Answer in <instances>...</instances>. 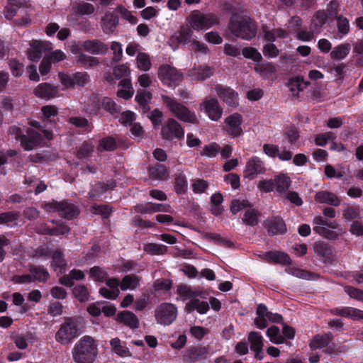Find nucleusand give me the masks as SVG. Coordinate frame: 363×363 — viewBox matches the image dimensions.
I'll return each instance as SVG.
<instances>
[{"label":"nucleus","mask_w":363,"mask_h":363,"mask_svg":"<svg viewBox=\"0 0 363 363\" xmlns=\"http://www.w3.org/2000/svg\"><path fill=\"white\" fill-rule=\"evenodd\" d=\"M148 172L150 178L159 180L165 179L169 174L167 167L164 164L160 163H156L150 166L149 167Z\"/></svg>","instance_id":"f704fd0d"},{"label":"nucleus","mask_w":363,"mask_h":363,"mask_svg":"<svg viewBox=\"0 0 363 363\" xmlns=\"http://www.w3.org/2000/svg\"><path fill=\"white\" fill-rule=\"evenodd\" d=\"M177 317V308L171 303H162L155 311V318L158 324L171 325Z\"/></svg>","instance_id":"1a4fd4ad"},{"label":"nucleus","mask_w":363,"mask_h":363,"mask_svg":"<svg viewBox=\"0 0 363 363\" xmlns=\"http://www.w3.org/2000/svg\"><path fill=\"white\" fill-rule=\"evenodd\" d=\"M51 267L54 271H59V273L64 274L67 268V261L60 250H55L52 256Z\"/></svg>","instance_id":"473e14b6"},{"label":"nucleus","mask_w":363,"mask_h":363,"mask_svg":"<svg viewBox=\"0 0 363 363\" xmlns=\"http://www.w3.org/2000/svg\"><path fill=\"white\" fill-rule=\"evenodd\" d=\"M242 54L244 57L252 60L255 62H259L262 60L261 53L254 47H245L242 50Z\"/></svg>","instance_id":"6e6d98bb"},{"label":"nucleus","mask_w":363,"mask_h":363,"mask_svg":"<svg viewBox=\"0 0 363 363\" xmlns=\"http://www.w3.org/2000/svg\"><path fill=\"white\" fill-rule=\"evenodd\" d=\"M315 201L318 203H324L337 207L340 205V199L334 193L325 190H321L315 193Z\"/></svg>","instance_id":"c756f323"},{"label":"nucleus","mask_w":363,"mask_h":363,"mask_svg":"<svg viewBox=\"0 0 363 363\" xmlns=\"http://www.w3.org/2000/svg\"><path fill=\"white\" fill-rule=\"evenodd\" d=\"M30 8V4L24 0H9L7 5L4 7V14L8 20H11L16 16H21V18L14 20V23L21 26H27L31 22L28 17Z\"/></svg>","instance_id":"20e7f679"},{"label":"nucleus","mask_w":363,"mask_h":363,"mask_svg":"<svg viewBox=\"0 0 363 363\" xmlns=\"http://www.w3.org/2000/svg\"><path fill=\"white\" fill-rule=\"evenodd\" d=\"M134 208L137 213L146 214L156 212H170L171 206L167 203L147 202L145 204L138 203L134 206Z\"/></svg>","instance_id":"bb28decb"},{"label":"nucleus","mask_w":363,"mask_h":363,"mask_svg":"<svg viewBox=\"0 0 363 363\" xmlns=\"http://www.w3.org/2000/svg\"><path fill=\"white\" fill-rule=\"evenodd\" d=\"M50 49V44L47 42L33 40L30 48L28 50V58L38 62L43 56V53Z\"/></svg>","instance_id":"c85d7f7f"},{"label":"nucleus","mask_w":363,"mask_h":363,"mask_svg":"<svg viewBox=\"0 0 363 363\" xmlns=\"http://www.w3.org/2000/svg\"><path fill=\"white\" fill-rule=\"evenodd\" d=\"M113 352L121 357H128L130 355L129 349L121 344V341L119 338L115 337L110 341Z\"/></svg>","instance_id":"de8ad7c7"},{"label":"nucleus","mask_w":363,"mask_h":363,"mask_svg":"<svg viewBox=\"0 0 363 363\" xmlns=\"http://www.w3.org/2000/svg\"><path fill=\"white\" fill-rule=\"evenodd\" d=\"M333 334L330 332L317 334L311 340L309 347L313 350H323L325 354L330 356L345 353L347 351V347L333 342Z\"/></svg>","instance_id":"7ed1b4c3"},{"label":"nucleus","mask_w":363,"mask_h":363,"mask_svg":"<svg viewBox=\"0 0 363 363\" xmlns=\"http://www.w3.org/2000/svg\"><path fill=\"white\" fill-rule=\"evenodd\" d=\"M313 230L328 240H336L338 238V234L335 231L328 229L326 226H314Z\"/></svg>","instance_id":"e2e57ef3"},{"label":"nucleus","mask_w":363,"mask_h":363,"mask_svg":"<svg viewBox=\"0 0 363 363\" xmlns=\"http://www.w3.org/2000/svg\"><path fill=\"white\" fill-rule=\"evenodd\" d=\"M191 27L195 30L209 29L215 25H219L218 16L213 13L204 14L199 10L193 11L188 17Z\"/></svg>","instance_id":"0eeeda50"},{"label":"nucleus","mask_w":363,"mask_h":363,"mask_svg":"<svg viewBox=\"0 0 363 363\" xmlns=\"http://www.w3.org/2000/svg\"><path fill=\"white\" fill-rule=\"evenodd\" d=\"M117 143L116 138L113 136H106L99 140L97 145V150L99 152H112L117 149Z\"/></svg>","instance_id":"c9c22d12"},{"label":"nucleus","mask_w":363,"mask_h":363,"mask_svg":"<svg viewBox=\"0 0 363 363\" xmlns=\"http://www.w3.org/2000/svg\"><path fill=\"white\" fill-rule=\"evenodd\" d=\"M359 206H349L343 211V218L346 220L351 221L359 217Z\"/></svg>","instance_id":"69168bd1"},{"label":"nucleus","mask_w":363,"mask_h":363,"mask_svg":"<svg viewBox=\"0 0 363 363\" xmlns=\"http://www.w3.org/2000/svg\"><path fill=\"white\" fill-rule=\"evenodd\" d=\"M266 334L274 344L279 345L285 341L284 337L280 334V330L277 326L273 325L269 328L267 330Z\"/></svg>","instance_id":"8fccbe9b"},{"label":"nucleus","mask_w":363,"mask_h":363,"mask_svg":"<svg viewBox=\"0 0 363 363\" xmlns=\"http://www.w3.org/2000/svg\"><path fill=\"white\" fill-rule=\"evenodd\" d=\"M58 91V86L48 82H43L33 89V94L39 99L48 101L57 97Z\"/></svg>","instance_id":"a211bd4d"},{"label":"nucleus","mask_w":363,"mask_h":363,"mask_svg":"<svg viewBox=\"0 0 363 363\" xmlns=\"http://www.w3.org/2000/svg\"><path fill=\"white\" fill-rule=\"evenodd\" d=\"M174 191L177 194L181 195L186 193L188 182L185 174L182 172L177 174L174 178Z\"/></svg>","instance_id":"79ce46f5"},{"label":"nucleus","mask_w":363,"mask_h":363,"mask_svg":"<svg viewBox=\"0 0 363 363\" xmlns=\"http://www.w3.org/2000/svg\"><path fill=\"white\" fill-rule=\"evenodd\" d=\"M190 73L194 79L203 81L212 76L213 71L211 67L206 65L195 67Z\"/></svg>","instance_id":"58836bf2"},{"label":"nucleus","mask_w":363,"mask_h":363,"mask_svg":"<svg viewBox=\"0 0 363 363\" xmlns=\"http://www.w3.org/2000/svg\"><path fill=\"white\" fill-rule=\"evenodd\" d=\"M263 226L269 236L284 235L287 232L286 225L279 216H272L263 222Z\"/></svg>","instance_id":"9b49d317"},{"label":"nucleus","mask_w":363,"mask_h":363,"mask_svg":"<svg viewBox=\"0 0 363 363\" xmlns=\"http://www.w3.org/2000/svg\"><path fill=\"white\" fill-rule=\"evenodd\" d=\"M192 28L187 25H184L180 27V29L174 35H173L170 39V45L177 48L179 45H186L192 40H191L193 35Z\"/></svg>","instance_id":"6ab92c4d"},{"label":"nucleus","mask_w":363,"mask_h":363,"mask_svg":"<svg viewBox=\"0 0 363 363\" xmlns=\"http://www.w3.org/2000/svg\"><path fill=\"white\" fill-rule=\"evenodd\" d=\"M91 209L94 214L101 215L104 218H108L112 212V208L105 204L95 203L91 206Z\"/></svg>","instance_id":"052dcab7"},{"label":"nucleus","mask_w":363,"mask_h":363,"mask_svg":"<svg viewBox=\"0 0 363 363\" xmlns=\"http://www.w3.org/2000/svg\"><path fill=\"white\" fill-rule=\"evenodd\" d=\"M155 129H157L162 125L163 119V113L158 108H155L147 115Z\"/></svg>","instance_id":"13d9d810"},{"label":"nucleus","mask_w":363,"mask_h":363,"mask_svg":"<svg viewBox=\"0 0 363 363\" xmlns=\"http://www.w3.org/2000/svg\"><path fill=\"white\" fill-rule=\"evenodd\" d=\"M215 90L218 97L228 106L235 107L238 104V94L230 87L217 84Z\"/></svg>","instance_id":"f3484780"},{"label":"nucleus","mask_w":363,"mask_h":363,"mask_svg":"<svg viewBox=\"0 0 363 363\" xmlns=\"http://www.w3.org/2000/svg\"><path fill=\"white\" fill-rule=\"evenodd\" d=\"M242 122V117L240 113H235L228 116L225 119L227 133L233 138L242 135L243 133L241 127Z\"/></svg>","instance_id":"2eb2a0df"},{"label":"nucleus","mask_w":363,"mask_h":363,"mask_svg":"<svg viewBox=\"0 0 363 363\" xmlns=\"http://www.w3.org/2000/svg\"><path fill=\"white\" fill-rule=\"evenodd\" d=\"M313 250L318 259L325 264H331L335 260L334 248L323 241H317L313 244Z\"/></svg>","instance_id":"ddd939ff"},{"label":"nucleus","mask_w":363,"mask_h":363,"mask_svg":"<svg viewBox=\"0 0 363 363\" xmlns=\"http://www.w3.org/2000/svg\"><path fill=\"white\" fill-rule=\"evenodd\" d=\"M177 294L180 296L183 301L186 299L193 300L196 297H200L201 299H208L209 292L205 290H194L190 286L186 284H179L177 287Z\"/></svg>","instance_id":"aec40b11"},{"label":"nucleus","mask_w":363,"mask_h":363,"mask_svg":"<svg viewBox=\"0 0 363 363\" xmlns=\"http://www.w3.org/2000/svg\"><path fill=\"white\" fill-rule=\"evenodd\" d=\"M67 122L79 129L82 133H89L94 129V125L87 118L81 116H71L67 119Z\"/></svg>","instance_id":"2f4dec72"},{"label":"nucleus","mask_w":363,"mask_h":363,"mask_svg":"<svg viewBox=\"0 0 363 363\" xmlns=\"http://www.w3.org/2000/svg\"><path fill=\"white\" fill-rule=\"evenodd\" d=\"M77 62L81 67L85 69H91L92 67L98 66L100 64L98 57L91 55H88L84 53L80 54V55L77 57Z\"/></svg>","instance_id":"ea45409f"},{"label":"nucleus","mask_w":363,"mask_h":363,"mask_svg":"<svg viewBox=\"0 0 363 363\" xmlns=\"http://www.w3.org/2000/svg\"><path fill=\"white\" fill-rule=\"evenodd\" d=\"M115 320L118 324H122L133 330L140 327L139 318L133 312L130 311H119L115 318Z\"/></svg>","instance_id":"5701e85b"},{"label":"nucleus","mask_w":363,"mask_h":363,"mask_svg":"<svg viewBox=\"0 0 363 363\" xmlns=\"http://www.w3.org/2000/svg\"><path fill=\"white\" fill-rule=\"evenodd\" d=\"M89 276L90 278L94 279L95 281L102 282L105 280L108 274L101 267L94 266L89 269Z\"/></svg>","instance_id":"0e129e2a"},{"label":"nucleus","mask_w":363,"mask_h":363,"mask_svg":"<svg viewBox=\"0 0 363 363\" xmlns=\"http://www.w3.org/2000/svg\"><path fill=\"white\" fill-rule=\"evenodd\" d=\"M266 168L264 162L257 156H252L246 163L244 169V177L249 180H252L258 174H264Z\"/></svg>","instance_id":"f8f14e48"},{"label":"nucleus","mask_w":363,"mask_h":363,"mask_svg":"<svg viewBox=\"0 0 363 363\" xmlns=\"http://www.w3.org/2000/svg\"><path fill=\"white\" fill-rule=\"evenodd\" d=\"M351 45L349 43H342L335 47L330 52L333 60H340L345 59L350 53Z\"/></svg>","instance_id":"4c0bfd02"},{"label":"nucleus","mask_w":363,"mask_h":363,"mask_svg":"<svg viewBox=\"0 0 363 363\" xmlns=\"http://www.w3.org/2000/svg\"><path fill=\"white\" fill-rule=\"evenodd\" d=\"M53 208L59 212L62 217L68 220L73 219L79 213V211L75 205L65 201H56L53 203Z\"/></svg>","instance_id":"a878e982"},{"label":"nucleus","mask_w":363,"mask_h":363,"mask_svg":"<svg viewBox=\"0 0 363 363\" xmlns=\"http://www.w3.org/2000/svg\"><path fill=\"white\" fill-rule=\"evenodd\" d=\"M200 297H196L193 300H190L185 305L184 310L187 313H191L196 311L199 314H206L209 311V303Z\"/></svg>","instance_id":"7c9ffc66"},{"label":"nucleus","mask_w":363,"mask_h":363,"mask_svg":"<svg viewBox=\"0 0 363 363\" xmlns=\"http://www.w3.org/2000/svg\"><path fill=\"white\" fill-rule=\"evenodd\" d=\"M42 140L43 137L39 132L29 128L27 131V135H24L23 136L21 145L25 150L29 151L39 145Z\"/></svg>","instance_id":"cd10ccee"},{"label":"nucleus","mask_w":363,"mask_h":363,"mask_svg":"<svg viewBox=\"0 0 363 363\" xmlns=\"http://www.w3.org/2000/svg\"><path fill=\"white\" fill-rule=\"evenodd\" d=\"M255 69L264 77H268L269 75L277 72L274 65L270 62L260 64L256 67Z\"/></svg>","instance_id":"5fc2aeb1"},{"label":"nucleus","mask_w":363,"mask_h":363,"mask_svg":"<svg viewBox=\"0 0 363 363\" xmlns=\"http://www.w3.org/2000/svg\"><path fill=\"white\" fill-rule=\"evenodd\" d=\"M80 334L77 319L73 317L65 318L64 323L60 325L55 333V340L62 345H68L77 338Z\"/></svg>","instance_id":"423d86ee"},{"label":"nucleus","mask_w":363,"mask_h":363,"mask_svg":"<svg viewBox=\"0 0 363 363\" xmlns=\"http://www.w3.org/2000/svg\"><path fill=\"white\" fill-rule=\"evenodd\" d=\"M144 251L153 255H160L167 252V247L161 244L147 243L144 245Z\"/></svg>","instance_id":"864d4df0"},{"label":"nucleus","mask_w":363,"mask_h":363,"mask_svg":"<svg viewBox=\"0 0 363 363\" xmlns=\"http://www.w3.org/2000/svg\"><path fill=\"white\" fill-rule=\"evenodd\" d=\"M116 186L113 179L108 180L106 182H99L91 185V189L88 192L89 198L91 200H99L101 196L108 191H111Z\"/></svg>","instance_id":"4be33fe9"},{"label":"nucleus","mask_w":363,"mask_h":363,"mask_svg":"<svg viewBox=\"0 0 363 363\" xmlns=\"http://www.w3.org/2000/svg\"><path fill=\"white\" fill-rule=\"evenodd\" d=\"M337 30L340 33L343 35H346L350 32V23L349 20L343 16L342 15H339L336 18Z\"/></svg>","instance_id":"680f3d73"},{"label":"nucleus","mask_w":363,"mask_h":363,"mask_svg":"<svg viewBox=\"0 0 363 363\" xmlns=\"http://www.w3.org/2000/svg\"><path fill=\"white\" fill-rule=\"evenodd\" d=\"M247 339L250 344L251 350L259 351L263 350V337L259 333L255 331L249 333Z\"/></svg>","instance_id":"37998d69"},{"label":"nucleus","mask_w":363,"mask_h":363,"mask_svg":"<svg viewBox=\"0 0 363 363\" xmlns=\"http://www.w3.org/2000/svg\"><path fill=\"white\" fill-rule=\"evenodd\" d=\"M328 19V13L323 10H319L313 16L311 26L314 28L315 30H319L325 24Z\"/></svg>","instance_id":"c03bdc74"},{"label":"nucleus","mask_w":363,"mask_h":363,"mask_svg":"<svg viewBox=\"0 0 363 363\" xmlns=\"http://www.w3.org/2000/svg\"><path fill=\"white\" fill-rule=\"evenodd\" d=\"M261 257L269 263L282 265H289L291 264V259L289 255L284 252L271 250L264 252L261 255Z\"/></svg>","instance_id":"393cba45"},{"label":"nucleus","mask_w":363,"mask_h":363,"mask_svg":"<svg viewBox=\"0 0 363 363\" xmlns=\"http://www.w3.org/2000/svg\"><path fill=\"white\" fill-rule=\"evenodd\" d=\"M208 350L206 347L193 346L186 349L183 354L184 363H198L207 358Z\"/></svg>","instance_id":"dca6fc26"},{"label":"nucleus","mask_w":363,"mask_h":363,"mask_svg":"<svg viewBox=\"0 0 363 363\" xmlns=\"http://www.w3.org/2000/svg\"><path fill=\"white\" fill-rule=\"evenodd\" d=\"M275 188L278 193H286L289 189L291 181L289 176L284 174L274 176Z\"/></svg>","instance_id":"e433bc0d"},{"label":"nucleus","mask_w":363,"mask_h":363,"mask_svg":"<svg viewBox=\"0 0 363 363\" xmlns=\"http://www.w3.org/2000/svg\"><path fill=\"white\" fill-rule=\"evenodd\" d=\"M330 313L344 318H350L353 320H363V311L352 307H336L330 309Z\"/></svg>","instance_id":"b1692460"},{"label":"nucleus","mask_w":363,"mask_h":363,"mask_svg":"<svg viewBox=\"0 0 363 363\" xmlns=\"http://www.w3.org/2000/svg\"><path fill=\"white\" fill-rule=\"evenodd\" d=\"M94 145L89 140L84 141L77 150V157L80 160L89 157L94 152Z\"/></svg>","instance_id":"09e8293b"},{"label":"nucleus","mask_w":363,"mask_h":363,"mask_svg":"<svg viewBox=\"0 0 363 363\" xmlns=\"http://www.w3.org/2000/svg\"><path fill=\"white\" fill-rule=\"evenodd\" d=\"M72 294L74 297L81 303L86 302L89 300V293L87 287L84 284H77L72 289Z\"/></svg>","instance_id":"a18cd8bd"},{"label":"nucleus","mask_w":363,"mask_h":363,"mask_svg":"<svg viewBox=\"0 0 363 363\" xmlns=\"http://www.w3.org/2000/svg\"><path fill=\"white\" fill-rule=\"evenodd\" d=\"M184 129L174 118H169L161 128V137L164 140H182L184 138Z\"/></svg>","instance_id":"9d476101"},{"label":"nucleus","mask_w":363,"mask_h":363,"mask_svg":"<svg viewBox=\"0 0 363 363\" xmlns=\"http://www.w3.org/2000/svg\"><path fill=\"white\" fill-rule=\"evenodd\" d=\"M173 285V282L170 279H158L153 283V288L156 291H168Z\"/></svg>","instance_id":"bf43d9fd"},{"label":"nucleus","mask_w":363,"mask_h":363,"mask_svg":"<svg viewBox=\"0 0 363 363\" xmlns=\"http://www.w3.org/2000/svg\"><path fill=\"white\" fill-rule=\"evenodd\" d=\"M98 355V344L89 335H84L72 349V358L75 363H94Z\"/></svg>","instance_id":"f03ea898"},{"label":"nucleus","mask_w":363,"mask_h":363,"mask_svg":"<svg viewBox=\"0 0 363 363\" xmlns=\"http://www.w3.org/2000/svg\"><path fill=\"white\" fill-rule=\"evenodd\" d=\"M138 67L143 71H148L151 67V62L148 55L145 53L140 52L137 56Z\"/></svg>","instance_id":"338daca9"},{"label":"nucleus","mask_w":363,"mask_h":363,"mask_svg":"<svg viewBox=\"0 0 363 363\" xmlns=\"http://www.w3.org/2000/svg\"><path fill=\"white\" fill-rule=\"evenodd\" d=\"M192 189L195 194H203L206 192L208 188V183L207 181L202 179H195L192 180Z\"/></svg>","instance_id":"774afa93"},{"label":"nucleus","mask_w":363,"mask_h":363,"mask_svg":"<svg viewBox=\"0 0 363 363\" xmlns=\"http://www.w3.org/2000/svg\"><path fill=\"white\" fill-rule=\"evenodd\" d=\"M157 75L162 84L169 87L178 86L184 77L182 72L167 64L159 67Z\"/></svg>","instance_id":"6e6552de"},{"label":"nucleus","mask_w":363,"mask_h":363,"mask_svg":"<svg viewBox=\"0 0 363 363\" xmlns=\"http://www.w3.org/2000/svg\"><path fill=\"white\" fill-rule=\"evenodd\" d=\"M220 146L216 142L211 143L203 146V150L200 152L202 157H215L219 153Z\"/></svg>","instance_id":"3c124183"},{"label":"nucleus","mask_w":363,"mask_h":363,"mask_svg":"<svg viewBox=\"0 0 363 363\" xmlns=\"http://www.w3.org/2000/svg\"><path fill=\"white\" fill-rule=\"evenodd\" d=\"M101 107L111 115L118 114L121 107L109 97H102Z\"/></svg>","instance_id":"49530a36"},{"label":"nucleus","mask_w":363,"mask_h":363,"mask_svg":"<svg viewBox=\"0 0 363 363\" xmlns=\"http://www.w3.org/2000/svg\"><path fill=\"white\" fill-rule=\"evenodd\" d=\"M259 213L255 209H247L244 213L242 221L247 225L255 226L259 223Z\"/></svg>","instance_id":"603ef678"},{"label":"nucleus","mask_w":363,"mask_h":363,"mask_svg":"<svg viewBox=\"0 0 363 363\" xmlns=\"http://www.w3.org/2000/svg\"><path fill=\"white\" fill-rule=\"evenodd\" d=\"M200 108L213 121H218L223 114V108L214 98L204 100L200 104Z\"/></svg>","instance_id":"4468645a"},{"label":"nucleus","mask_w":363,"mask_h":363,"mask_svg":"<svg viewBox=\"0 0 363 363\" xmlns=\"http://www.w3.org/2000/svg\"><path fill=\"white\" fill-rule=\"evenodd\" d=\"M28 271L33 276V281L46 282L50 277L48 271L43 266L29 264Z\"/></svg>","instance_id":"72a5a7b5"},{"label":"nucleus","mask_w":363,"mask_h":363,"mask_svg":"<svg viewBox=\"0 0 363 363\" xmlns=\"http://www.w3.org/2000/svg\"><path fill=\"white\" fill-rule=\"evenodd\" d=\"M84 51L94 55H104L108 51V45L99 39H87L83 41Z\"/></svg>","instance_id":"412c9836"},{"label":"nucleus","mask_w":363,"mask_h":363,"mask_svg":"<svg viewBox=\"0 0 363 363\" xmlns=\"http://www.w3.org/2000/svg\"><path fill=\"white\" fill-rule=\"evenodd\" d=\"M140 279L135 274H128L123 277L121 281V289L126 291L128 289H135L140 284Z\"/></svg>","instance_id":"a19ab883"},{"label":"nucleus","mask_w":363,"mask_h":363,"mask_svg":"<svg viewBox=\"0 0 363 363\" xmlns=\"http://www.w3.org/2000/svg\"><path fill=\"white\" fill-rule=\"evenodd\" d=\"M161 98L165 106L178 120L193 124L198 122L195 113L179 102L174 97L167 95H162Z\"/></svg>","instance_id":"39448f33"},{"label":"nucleus","mask_w":363,"mask_h":363,"mask_svg":"<svg viewBox=\"0 0 363 363\" xmlns=\"http://www.w3.org/2000/svg\"><path fill=\"white\" fill-rule=\"evenodd\" d=\"M74 12L78 16L82 15H91L94 11V6L89 3L86 2H80L77 4V5L74 7Z\"/></svg>","instance_id":"4d7b16f0"},{"label":"nucleus","mask_w":363,"mask_h":363,"mask_svg":"<svg viewBox=\"0 0 363 363\" xmlns=\"http://www.w3.org/2000/svg\"><path fill=\"white\" fill-rule=\"evenodd\" d=\"M228 28L235 37L250 41L256 37L258 25L248 15H234L230 17Z\"/></svg>","instance_id":"f257e3e1"}]
</instances>
